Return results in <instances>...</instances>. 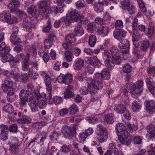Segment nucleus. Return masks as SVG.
I'll list each match as a JSON object with an SVG mask.
<instances>
[{
	"label": "nucleus",
	"mask_w": 155,
	"mask_h": 155,
	"mask_svg": "<svg viewBox=\"0 0 155 155\" xmlns=\"http://www.w3.org/2000/svg\"><path fill=\"white\" fill-rule=\"evenodd\" d=\"M104 84L102 82L98 74L95 75L94 79L92 83H89L87 85V87L91 96V101L92 102L97 100L99 97L96 92V90H99L101 89L103 86Z\"/></svg>",
	"instance_id": "nucleus-1"
},
{
	"label": "nucleus",
	"mask_w": 155,
	"mask_h": 155,
	"mask_svg": "<svg viewBox=\"0 0 155 155\" xmlns=\"http://www.w3.org/2000/svg\"><path fill=\"white\" fill-rule=\"evenodd\" d=\"M115 130L120 142L124 144L127 141L129 134L126 126L122 123H118L116 125Z\"/></svg>",
	"instance_id": "nucleus-2"
},
{
	"label": "nucleus",
	"mask_w": 155,
	"mask_h": 155,
	"mask_svg": "<svg viewBox=\"0 0 155 155\" xmlns=\"http://www.w3.org/2000/svg\"><path fill=\"white\" fill-rule=\"evenodd\" d=\"M78 127V124H73L70 126L64 125L61 129V133L66 138L72 139L76 133Z\"/></svg>",
	"instance_id": "nucleus-3"
},
{
	"label": "nucleus",
	"mask_w": 155,
	"mask_h": 155,
	"mask_svg": "<svg viewBox=\"0 0 155 155\" xmlns=\"http://www.w3.org/2000/svg\"><path fill=\"white\" fill-rule=\"evenodd\" d=\"M20 99L19 104L21 106H25L26 102H30L34 100L33 95L29 91H26L24 89L21 90L19 94Z\"/></svg>",
	"instance_id": "nucleus-4"
},
{
	"label": "nucleus",
	"mask_w": 155,
	"mask_h": 155,
	"mask_svg": "<svg viewBox=\"0 0 155 155\" xmlns=\"http://www.w3.org/2000/svg\"><path fill=\"white\" fill-rule=\"evenodd\" d=\"M0 20L9 24L16 23L17 21V19L15 17L12 16L10 14L6 11H4L0 13Z\"/></svg>",
	"instance_id": "nucleus-5"
},
{
	"label": "nucleus",
	"mask_w": 155,
	"mask_h": 155,
	"mask_svg": "<svg viewBox=\"0 0 155 155\" xmlns=\"http://www.w3.org/2000/svg\"><path fill=\"white\" fill-rule=\"evenodd\" d=\"M123 9L126 11L130 15H133L136 12L135 7L130 3L129 0H124L121 2Z\"/></svg>",
	"instance_id": "nucleus-6"
},
{
	"label": "nucleus",
	"mask_w": 155,
	"mask_h": 155,
	"mask_svg": "<svg viewBox=\"0 0 155 155\" xmlns=\"http://www.w3.org/2000/svg\"><path fill=\"white\" fill-rule=\"evenodd\" d=\"M39 8L41 16L45 18L48 17L49 15V9L47 5V2L46 1L41 2L39 3Z\"/></svg>",
	"instance_id": "nucleus-7"
},
{
	"label": "nucleus",
	"mask_w": 155,
	"mask_h": 155,
	"mask_svg": "<svg viewBox=\"0 0 155 155\" xmlns=\"http://www.w3.org/2000/svg\"><path fill=\"white\" fill-rule=\"evenodd\" d=\"M103 114L104 115V121L108 124H112L114 122V114L112 110L110 109L105 110Z\"/></svg>",
	"instance_id": "nucleus-8"
},
{
	"label": "nucleus",
	"mask_w": 155,
	"mask_h": 155,
	"mask_svg": "<svg viewBox=\"0 0 155 155\" xmlns=\"http://www.w3.org/2000/svg\"><path fill=\"white\" fill-rule=\"evenodd\" d=\"M109 50L112 55V60L117 64H120L121 60L119 55V50L115 47H110Z\"/></svg>",
	"instance_id": "nucleus-9"
},
{
	"label": "nucleus",
	"mask_w": 155,
	"mask_h": 155,
	"mask_svg": "<svg viewBox=\"0 0 155 155\" xmlns=\"http://www.w3.org/2000/svg\"><path fill=\"white\" fill-rule=\"evenodd\" d=\"M58 80L59 83L68 84L72 81L73 76L71 74L69 73L65 75L61 74L58 77Z\"/></svg>",
	"instance_id": "nucleus-10"
},
{
	"label": "nucleus",
	"mask_w": 155,
	"mask_h": 155,
	"mask_svg": "<svg viewBox=\"0 0 155 155\" xmlns=\"http://www.w3.org/2000/svg\"><path fill=\"white\" fill-rule=\"evenodd\" d=\"M18 28L14 26L13 28L12 33L10 38V41L11 43L15 45H17L21 43L20 38L17 36Z\"/></svg>",
	"instance_id": "nucleus-11"
},
{
	"label": "nucleus",
	"mask_w": 155,
	"mask_h": 155,
	"mask_svg": "<svg viewBox=\"0 0 155 155\" xmlns=\"http://www.w3.org/2000/svg\"><path fill=\"white\" fill-rule=\"evenodd\" d=\"M18 140L16 137H13L8 144L9 146V150L12 154L17 152L19 148Z\"/></svg>",
	"instance_id": "nucleus-12"
},
{
	"label": "nucleus",
	"mask_w": 155,
	"mask_h": 155,
	"mask_svg": "<svg viewBox=\"0 0 155 155\" xmlns=\"http://www.w3.org/2000/svg\"><path fill=\"white\" fill-rule=\"evenodd\" d=\"M80 16L76 10H74L69 12L66 15V19L68 23L76 21L78 18H80Z\"/></svg>",
	"instance_id": "nucleus-13"
},
{
	"label": "nucleus",
	"mask_w": 155,
	"mask_h": 155,
	"mask_svg": "<svg viewBox=\"0 0 155 155\" xmlns=\"http://www.w3.org/2000/svg\"><path fill=\"white\" fill-rule=\"evenodd\" d=\"M8 53L1 52L0 55L2 58V61L3 63H5L7 61H12L14 63H17L18 62V60L15 59L13 56Z\"/></svg>",
	"instance_id": "nucleus-14"
},
{
	"label": "nucleus",
	"mask_w": 155,
	"mask_h": 155,
	"mask_svg": "<svg viewBox=\"0 0 155 155\" xmlns=\"http://www.w3.org/2000/svg\"><path fill=\"white\" fill-rule=\"evenodd\" d=\"M118 48L120 49L122 53H129L130 49L129 42L127 40H125L124 42H120L118 44Z\"/></svg>",
	"instance_id": "nucleus-15"
},
{
	"label": "nucleus",
	"mask_w": 155,
	"mask_h": 155,
	"mask_svg": "<svg viewBox=\"0 0 155 155\" xmlns=\"http://www.w3.org/2000/svg\"><path fill=\"white\" fill-rule=\"evenodd\" d=\"M113 33L114 38L120 41L125 37L127 32L122 29H115L113 31Z\"/></svg>",
	"instance_id": "nucleus-16"
},
{
	"label": "nucleus",
	"mask_w": 155,
	"mask_h": 155,
	"mask_svg": "<svg viewBox=\"0 0 155 155\" xmlns=\"http://www.w3.org/2000/svg\"><path fill=\"white\" fill-rule=\"evenodd\" d=\"M147 112L152 113L155 110V102L152 100H146L145 103Z\"/></svg>",
	"instance_id": "nucleus-17"
},
{
	"label": "nucleus",
	"mask_w": 155,
	"mask_h": 155,
	"mask_svg": "<svg viewBox=\"0 0 155 155\" xmlns=\"http://www.w3.org/2000/svg\"><path fill=\"white\" fill-rule=\"evenodd\" d=\"M20 5V2L18 0H12L8 5V9L10 10L11 12H13L15 11V8L18 7Z\"/></svg>",
	"instance_id": "nucleus-18"
},
{
	"label": "nucleus",
	"mask_w": 155,
	"mask_h": 155,
	"mask_svg": "<svg viewBox=\"0 0 155 155\" xmlns=\"http://www.w3.org/2000/svg\"><path fill=\"white\" fill-rule=\"evenodd\" d=\"M84 61L82 58H79L74 61L73 67L74 70H79L81 69L84 65Z\"/></svg>",
	"instance_id": "nucleus-19"
},
{
	"label": "nucleus",
	"mask_w": 155,
	"mask_h": 155,
	"mask_svg": "<svg viewBox=\"0 0 155 155\" xmlns=\"http://www.w3.org/2000/svg\"><path fill=\"white\" fill-rule=\"evenodd\" d=\"M2 74L7 77H10L15 80H17L19 77V74L16 71L15 69L12 70L11 72H9L8 71H5L2 72Z\"/></svg>",
	"instance_id": "nucleus-20"
},
{
	"label": "nucleus",
	"mask_w": 155,
	"mask_h": 155,
	"mask_svg": "<svg viewBox=\"0 0 155 155\" xmlns=\"http://www.w3.org/2000/svg\"><path fill=\"white\" fill-rule=\"evenodd\" d=\"M109 28L107 26H102L97 30L98 35H102L103 37L106 36L108 33Z\"/></svg>",
	"instance_id": "nucleus-21"
},
{
	"label": "nucleus",
	"mask_w": 155,
	"mask_h": 155,
	"mask_svg": "<svg viewBox=\"0 0 155 155\" xmlns=\"http://www.w3.org/2000/svg\"><path fill=\"white\" fill-rule=\"evenodd\" d=\"M142 105L141 101L139 99L135 100L132 103V109L134 112L138 111L141 109Z\"/></svg>",
	"instance_id": "nucleus-22"
},
{
	"label": "nucleus",
	"mask_w": 155,
	"mask_h": 155,
	"mask_svg": "<svg viewBox=\"0 0 155 155\" xmlns=\"http://www.w3.org/2000/svg\"><path fill=\"white\" fill-rule=\"evenodd\" d=\"M44 133H45V132H44L43 131L41 132L37 138H35L30 141L28 145L34 142H36L38 143L41 142H43L44 140L46 138L45 135H43Z\"/></svg>",
	"instance_id": "nucleus-23"
},
{
	"label": "nucleus",
	"mask_w": 155,
	"mask_h": 155,
	"mask_svg": "<svg viewBox=\"0 0 155 155\" xmlns=\"http://www.w3.org/2000/svg\"><path fill=\"white\" fill-rule=\"evenodd\" d=\"M73 86L72 85L69 86L67 88L64 93V98L65 99H68L73 97L74 96V94L71 91Z\"/></svg>",
	"instance_id": "nucleus-24"
},
{
	"label": "nucleus",
	"mask_w": 155,
	"mask_h": 155,
	"mask_svg": "<svg viewBox=\"0 0 155 155\" xmlns=\"http://www.w3.org/2000/svg\"><path fill=\"white\" fill-rule=\"evenodd\" d=\"M4 82L2 84V87L4 92H7L8 88L12 87L13 83L8 79L5 80Z\"/></svg>",
	"instance_id": "nucleus-25"
},
{
	"label": "nucleus",
	"mask_w": 155,
	"mask_h": 155,
	"mask_svg": "<svg viewBox=\"0 0 155 155\" xmlns=\"http://www.w3.org/2000/svg\"><path fill=\"white\" fill-rule=\"evenodd\" d=\"M106 132L105 128L102 124H98L96 126L95 131L96 135H101Z\"/></svg>",
	"instance_id": "nucleus-26"
},
{
	"label": "nucleus",
	"mask_w": 155,
	"mask_h": 155,
	"mask_svg": "<svg viewBox=\"0 0 155 155\" xmlns=\"http://www.w3.org/2000/svg\"><path fill=\"white\" fill-rule=\"evenodd\" d=\"M74 32L76 36H81L84 34V29L81 24L75 27L74 29Z\"/></svg>",
	"instance_id": "nucleus-27"
},
{
	"label": "nucleus",
	"mask_w": 155,
	"mask_h": 155,
	"mask_svg": "<svg viewBox=\"0 0 155 155\" xmlns=\"http://www.w3.org/2000/svg\"><path fill=\"white\" fill-rule=\"evenodd\" d=\"M22 26L24 31H29L32 28V24L30 21L25 19L23 21Z\"/></svg>",
	"instance_id": "nucleus-28"
},
{
	"label": "nucleus",
	"mask_w": 155,
	"mask_h": 155,
	"mask_svg": "<svg viewBox=\"0 0 155 155\" xmlns=\"http://www.w3.org/2000/svg\"><path fill=\"white\" fill-rule=\"evenodd\" d=\"M28 105L32 112L35 113L38 110V105L37 100L31 101Z\"/></svg>",
	"instance_id": "nucleus-29"
},
{
	"label": "nucleus",
	"mask_w": 155,
	"mask_h": 155,
	"mask_svg": "<svg viewBox=\"0 0 155 155\" xmlns=\"http://www.w3.org/2000/svg\"><path fill=\"white\" fill-rule=\"evenodd\" d=\"M96 41L97 38L95 35H91L89 36L88 44L90 47H94L96 44Z\"/></svg>",
	"instance_id": "nucleus-30"
},
{
	"label": "nucleus",
	"mask_w": 155,
	"mask_h": 155,
	"mask_svg": "<svg viewBox=\"0 0 155 155\" xmlns=\"http://www.w3.org/2000/svg\"><path fill=\"white\" fill-rule=\"evenodd\" d=\"M104 64L105 66L108 70H111L114 68V64H117L114 63L112 60V61L109 59H107L104 60Z\"/></svg>",
	"instance_id": "nucleus-31"
},
{
	"label": "nucleus",
	"mask_w": 155,
	"mask_h": 155,
	"mask_svg": "<svg viewBox=\"0 0 155 155\" xmlns=\"http://www.w3.org/2000/svg\"><path fill=\"white\" fill-rule=\"evenodd\" d=\"M126 108L125 106L123 104L116 105L114 110L117 114H121Z\"/></svg>",
	"instance_id": "nucleus-32"
},
{
	"label": "nucleus",
	"mask_w": 155,
	"mask_h": 155,
	"mask_svg": "<svg viewBox=\"0 0 155 155\" xmlns=\"http://www.w3.org/2000/svg\"><path fill=\"white\" fill-rule=\"evenodd\" d=\"M27 12L29 14L33 16L36 15L38 12L37 7L34 5H32L27 9Z\"/></svg>",
	"instance_id": "nucleus-33"
},
{
	"label": "nucleus",
	"mask_w": 155,
	"mask_h": 155,
	"mask_svg": "<svg viewBox=\"0 0 155 155\" xmlns=\"http://www.w3.org/2000/svg\"><path fill=\"white\" fill-rule=\"evenodd\" d=\"M85 119L89 123L92 124H96L98 120L97 116L94 115H91L90 117H87L85 118Z\"/></svg>",
	"instance_id": "nucleus-34"
},
{
	"label": "nucleus",
	"mask_w": 155,
	"mask_h": 155,
	"mask_svg": "<svg viewBox=\"0 0 155 155\" xmlns=\"http://www.w3.org/2000/svg\"><path fill=\"white\" fill-rule=\"evenodd\" d=\"M138 88H136L135 90L130 91V92L131 93L132 97L137 100V98L140 95V94L142 92V90H138Z\"/></svg>",
	"instance_id": "nucleus-35"
},
{
	"label": "nucleus",
	"mask_w": 155,
	"mask_h": 155,
	"mask_svg": "<svg viewBox=\"0 0 155 155\" xmlns=\"http://www.w3.org/2000/svg\"><path fill=\"white\" fill-rule=\"evenodd\" d=\"M28 61L26 59L24 58L21 61L22 70L25 71H27L29 69Z\"/></svg>",
	"instance_id": "nucleus-36"
},
{
	"label": "nucleus",
	"mask_w": 155,
	"mask_h": 155,
	"mask_svg": "<svg viewBox=\"0 0 155 155\" xmlns=\"http://www.w3.org/2000/svg\"><path fill=\"white\" fill-rule=\"evenodd\" d=\"M100 75V77L102 79V78L104 80H108L110 78V73L107 71L104 70L101 73Z\"/></svg>",
	"instance_id": "nucleus-37"
},
{
	"label": "nucleus",
	"mask_w": 155,
	"mask_h": 155,
	"mask_svg": "<svg viewBox=\"0 0 155 155\" xmlns=\"http://www.w3.org/2000/svg\"><path fill=\"white\" fill-rule=\"evenodd\" d=\"M3 110L5 112L10 114L13 113L14 110L12 106L9 104H7L3 107Z\"/></svg>",
	"instance_id": "nucleus-38"
},
{
	"label": "nucleus",
	"mask_w": 155,
	"mask_h": 155,
	"mask_svg": "<svg viewBox=\"0 0 155 155\" xmlns=\"http://www.w3.org/2000/svg\"><path fill=\"white\" fill-rule=\"evenodd\" d=\"M69 110L70 114L74 115L78 111V108L75 104H74L70 107Z\"/></svg>",
	"instance_id": "nucleus-39"
},
{
	"label": "nucleus",
	"mask_w": 155,
	"mask_h": 155,
	"mask_svg": "<svg viewBox=\"0 0 155 155\" xmlns=\"http://www.w3.org/2000/svg\"><path fill=\"white\" fill-rule=\"evenodd\" d=\"M75 36H76L74 33H70L65 37V39L72 43V42H75L76 41Z\"/></svg>",
	"instance_id": "nucleus-40"
},
{
	"label": "nucleus",
	"mask_w": 155,
	"mask_h": 155,
	"mask_svg": "<svg viewBox=\"0 0 155 155\" xmlns=\"http://www.w3.org/2000/svg\"><path fill=\"white\" fill-rule=\"evenodd\" d=\"M51 28V22L50 20H48L47 21V23L46 25H44L42 28V31L43 32L48 33L49 32Z\"/></svg>",
	"instance_id": "nucleus-41"
},
{
	"label": "nucleus",
	"mask_w": 155,
	"mask_h": 155,
	"mask_svg": "<svg viewBox=\"0 0 155 155\" xmlns=\"http://www.w3.org/2000/svg\"><path fill=\"white\" fill-rule=\"evenodd\" d=\"M65 58L67 61L71 62L72 61L74 56L71 51H67L65 52Z\"/></svg>",
	"instance_id": "nucleus-42"
},
{
	"label": "nucleus",
	"mask_w": 155,
	"mask_h": 155,
	"mask_svg": "<svg viewBox=\"0 0 155 155\" xmlns=\"http://www.w3.org/2000/svg\"><path fill=\"white\" fill-rule=\"evenodd\" d=\"M0 51H3L4 52H9L10 49L9 47L7 46L4 42H2L0 45Z\"/></svg>",
	"instance_id": "nucleus-43"
},
{
	"label": "nucleus",
	"mask_w": 155,
	"mask_h": 155,
	"mask_svg": "<svg viewBox=\"0 0 155 155\" xmlns=\"http://www.w3.org/2000/svg\"><path fill=\"white\" fill-rule=\"evenodd\" d=\"M98 137L97 139L100 143H102L106 141L107 140L108 136L107 132L101 135H98Z\"/></svg>",
	"instance_id": "nucleus-44"
},
{
	"label": "nucleus",
	"mask_w": 155,
	"mask_h": 155,
	"mask_svg": "<svg viewBox=\"0 0 155 155\" xmlns=\"http://www.w3.org/2000/svg\"><path fill=\"white\" fill-rule=\"evenodd\" d=\"M133 30V35L132 36V39L139 40L141 38L142 35L137 30Z\"/></svg>",
	"instance_id": "nucleus-45"
},
{
	"label": "nucleus",
	"mask_w": 155,
	"mask_h": 155,
	"mask_svg": "<svg viewBox=\"0 0 155 155\" xmlns=\"http://www.w3.org/2000/svg\"><path fill=\"white\" fill-rule=\"evenodd\" d=\"M88 136L85 133L83 130L82 132L80 133L78 135L79 139L81 143L84 141L86 138Z\"/></svg>",
	"instance_id": "nucleus-46"
},
{
	"label": "nucleus",
	"mask_w": 155,
	"mask_h": 155,
	"mask_svg": "<svg viewBox=\"0 0 155 155\" xmlns=\"http://www.w3.org/2000/svg\"><path fill=\"white\" fill-rule=\"evenodd\" d=\"M137 1L140 10L144 13H146V8L143 0H137Z\"/></svg>",
	"instance_id": "nucleus-47"
},
{
	"label": "nucleus",
	"mask_w": 155,
	"mask_h": 155,
	"mask_svg": "<svg viewBox=\"0 0 155 155\" xmlns=\"http://www.w3.org/2000/svg\"><path fill=\"white\" fill-rule=\"evenodd\" d=\"M122 69L123 72L128 74L132 70V68L130 64H127L123 66Z\"/></svg>",
	"instance_id": "nucleus-48"
},
{
	"label": "nucleus",
	"mask_w": 155,
	"mask_h": 155,
	"mask_svg": "<svg viewBox=\"0 0 155 155\" xmlns=\"http://www.w3.org/2000/svg\"><path fill=\"white\" fill-rule=\"evenodd\" d=\"M150 149L148 150L149 155H155V145L153 143H151L149 146Z\"/></svg>",
	"instance_id": "nucleus-49"
},
{
	"label": "nucleus",
	"mask_w": 155,
	"mask_h": 155,
	"mask_svg": "<svg viewBox=\"0 0 155 155\" xmlns=\"http://www.w3.org/2000/svg\"><path fill=\"white\" fill-rule=\"evenodd\" d=\"M103 6L98 4L97 2L94 3V8L95 11L97 13L101 12L103 9Z\"/></svg>",
	"instance_id": "nucleus-50"
},
{
	"label": "nucleus",
	"mask_w": 155,
	"mask_h": 155,
	"mask_svg": "<svg viewBox=\"0 0 155 155\" xmlns=\"http://www.w3.org/2000/svg\"><path fill=\"white\" fill-rule=\"evenodd\" d=\"M102 57L104 60H106L107 59H109L111 58L110 54L108 50H104L102 53Z\"/></svg>",
	"instance_id": "nucleus-51"
},
{
	"label": "nucleus",
	"mask_w": 155,
	"mask_h": 155,
	"mask_svg": "<svg viewBox=\"0 0 155 155\" xmlns=\"http://www.w3.org/2000/svg\"><path fill=\"white\" fill-rule=\"evenodd\" d=\"M149 41L148 40H145L143 41L141 44L140 49L143 51L146 50L149 45Z\"/></svg>",
	"instance_id": "nucleus-52"
},
{
	"label": "nucleus",
	"mask_w": 155,
	"mask_h": 155,
	"mask_svg": "<svg viewBox=\"0 0 155 155\" xmlns=\"http://www.w3.org/2000/svg\"><path fill=\"white\" fill-rule=\"evenodd\" d=\"M38 107L40 109H42L45 108L47 106V104L45 101L41 100H37Z\"/></svg>",
	"instance_id": "nucleus-53"
},
{
	"label": "nucleus",
	"mask_w": 155,
	"mask_h": 155,
	"mask_svg": "<svg viewBox=\"0 0 155 155\" xmlns=\"http://www.w3.org/2000/svg\"><path fill=\"white\" fill-rule=\"evenodd\" d=\"M147 130L150 134L153 135L155 134V127L152 124L147 126Z\"/></svg>",
	"instance_id": "nucleus-54"
},
{
	"label": "nucleus",
	"mask_w": 155,
	"mask_h": 155,
	"mask_svg": "<svg viewBox=\"0 0 155 155\" xmlns=\"http://www.w3.org/2000/svg\"><path fill=\"white\" fill-rule=\"evenodd\" d=\"M127 126L131 133L135 132L137 130V127L134 124H131L128 123L127 124Z\"/></svg>",
	"instance_id": "nucleus-55"
},
{
	"label": "nucleus",
	"mask_w": 155,
	"mask_h": 155,
	"mask_svg": "<svg viewBox=\"0 0 155 155\" xmlns=\"http://www.w3.org/2000/svg\"><path fill=\"white\" fill-rule=\"evenodd\" d=\"M72 45V43L65 40V41L62 43V46L65 49H69Z\"/></svg>",
	"instance_id": "nucleus-56"
},
{
	"label": "nucleus",
	"mask_w": 155,
	"mask_h": 155,
	"mask_svg": "<svg viewBox=\"0 0 155 155\" xmlns=\"http://www.w3.org/2000/svg\"><path fill=\"white\" fill-rule=\"evenodd\" d=\"M8 130L11 132L17 133L18 131V126L16 124H13L8 127Z\"/></svg>",
	"instance_id": "nucleus-57"
},
{
	"label": "nucleus",
	"mask_w": 155,
	"mask_h": 155,
	"mask_svg": "<svg viewBox=\"0 0 155 155\" xmlns=\"http://www.w3.org/2000/svg\"><path fill=\"white\" fill-rule=\"evenodd\" d=\"M75 4L76 7L78 8H82L84 7L85 6L84 2L82 0H79Z\"/></svg>",
	"instance_id": "nucleus-58"
},
{
	"label": "nucleus",
	"mask_w": 155,
	"mask_h": 155,
	"mask_svg": "<svg viewBox=\"0 0 155 155\" xmlns=\"http://www.w3.org/2000/svg\"><path fill=\"white\" fill-rule=\"evenodd\" d=\"M53 100L54 103L56 105L60 104L62 102V98L57 96H54Z\"/></svg>",
	"instance_id": "nucleus-59"
},
{
	"label": "nucleus",
	"mask_w": 155,
	"mask_h": 155,
	"mask_svg": "<svg viewBox=\"0 0 155 155\" xmlns=\"http://www.w3.org/2000/svg\"><path fill=\"white\" fill-rule=\"evenodd\" d=\"M122 114H123V116L126 119L130 120L131 119V117L130 114L126 108Z\"/></svg>",
	"instance_id": "nucleus-60"
},
{
	"label": "nucleus",
	"mask_w": 155,
	"mask_h": 155,
	"mask_svg": "<svg viewBox=\"0 0 155 155\" xmlns=\"http://www.w3.org/2000/svg\"><path fill=\"white\" fill-rule=\"evenodd\" d=\"M52 92L46 91V93H42V95H43V97L45 99L50 100L52 98Z\"/></svg>",
	"instance_id": "nucleus-61"
},
{
	"label": "nucleus",
	"mask_w": 155,
	"mask_h": 155,
	"mask_svg": "<svg viewBox=\"0 0 155 155\" xmlns=\"http://www.w3.org/2000/svg\"><path fill=\"white\" fill-rule=\"evenodd\" d=\"M31 120V119L29 117L26 116H23L20 120V121L22 123H29Z\"/></svg>",
	"instance_id": "nucleus-62"
},
{
	"label": "nucleus",
	"mask_w": 155,
	"mask_h": 155,
	"mask_svg": "<svg viewBox=\"0 0 155 155\" xmlns=\"http://www.w3.org/2000/svg\"><path fill=\"white\" fill-rule=\"evenodd\" d=\"M138 25V19L136 18L133 19L131 23L132 28L133 30H137V28Z\"/></svg>",
	"instance_id": "nucleus-63"
},
{
	"label": "nucleus",
	"mask_w": 155,
	"mask_h": 155,
	"mask_svg": "<svg viewBox=\"0 0 155 155\" xmlns=\"http://www.w3.org/2000/svg\"><path fill=\"white\" fill-rule=\"evenodd\" d=\"M123 26V22L121 20L117 21L115 24V27L116 29H120Z\"/></svg>",
	"instance_id": "nucleus-64"
}]
</instances>
